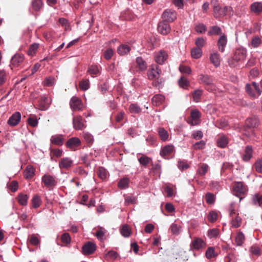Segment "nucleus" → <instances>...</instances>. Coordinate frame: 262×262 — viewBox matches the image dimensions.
I'll return each instance as SVG.
<instances>
[{
  "mask_svg": "<svg viewBox=\"0 0 262 262\" xmlns=\"http://www.w3.org/2000/svg\"><path fill=\"white\" fill-rule=\"evenodd\" d=\"M248 191V187L243 182H234L232 186V192L234 195L239 198V202Z\"/></svg>",
  "mask_w": 262,
  "mask_h": 262,
  "instance_id": "obj_1",
  "label": "nucleus"
},
{
  "mask_svg": "<svg viewBox=\"0 0 262 262\" xmlns=\"http://www.w3.org/2000/svg\"><path fill=\"white\" fill-rule=\"evenodd\" d=\"M199 79L201 83L206 85L205 89L210 92L215 90V86L213 83V79L208 75L200 74L199 75Z\"/></svg>",
  "mask_w": 262,
  "mask_h": 262,
  "instance_id": "obj_2",
  "label": "nucleus"
},
{
  "mask_svg": "<svg viewBox=\"0 0 262 262\" xmlns=\"http://www.w3.org/2000/svg\"><path fill=\"white\" fill-rule=\"evenodd\" d=\"M73 116L72 123L73 128L77 130H83L86 128V121L80 115Z\"/></svg>",
  "mask_w": 262,
  "mask_h": 262,
  "instance_id": "obj_3",
  "label": "nucleus"
},
{
  "mask_svg": "<svg viewBox=\"0 0 262 262\" xmlns=\"http://www.w3.org/2000/svg\"><path fill=\"white\" fill-rule=\"evenodd\" d=\"M201 113L196 110H192L190 112V116L188 119V123L192 126L199 124L201 122Z\"/></svg>",
  "mask_w": 262,
  "mask_h": 262,
  "instance_id": "obj_4",
  "label": "nucleus"
},
{
  "mask_svg": "<svg viewBox=\"0 0 262 262\" xmlns=\"http://www.w3.org/2000/svg\"><path fill=\"white\" fill-rule=\"evenodd\" d=\"M70 106L73 111H81L83 110V104L80 98L73 96L70 101Z\"/></svg>",
  "mask_w": 262,
  "mask_h": 262,
  "instance_id": "obj_5",
  "label": "nucleus"
},
{
  "mask_svg": "<svg viewBox=\"0 0 262 262\" xmlns=\"http://www.w3.org/2000/svg\"><path fill=\"white\" fill-rule=\"evenodd\" d=\"M206 247V242L200 237H195L190 244V248L191 250H200Z\"/></svg>",
  "mask_w": 262,
  "mask_h": 262,
  "instance_id": "obj_6",
  "label": "nucleus"
},
{
  "mask_svg": "<svg viewBox=\"0 0 262 262\" xmlns=\"http://www.w3.org/2000/svg\"><path fill=\"white\" fill-rule=\"evenodd\" d=\"M41 182L48 188L53 187L57 183L55 177L50 174H45L41 178Z\"/></svg>",
  "mask_w": 262,
  "mask_h": 262,
  "instance_id": "obj_7",
  "label": "nucleus"
},
{
  "mask_svg": "<svg viewBox=\"0 0 262 262\" xmlns=\"http://www.w3.org/2000/svg\"><path fill=\"white\" fill-rule=\"evenodd\" d=\"M163 21L165 22H172L177 18L176 12L172 9H166L162 14Z\"/></svg>",
  "mask_w": 262,
  "mask_h": 262,
  "instance_id": "obj_8",
  "label": "nucleus"
},
{
  "mask_svg": "<svg viewBox=\"0 0 262 262\" xmlns=\"http://www.w3.org/2000/svg\"><path fill=\"white\" fill-rule=\"evenodd\" d=\"M96 249V244L91 242H88L82 247V253L89 255L93 253Z\"/></svg>",
  "mask_w": 262,
  "mask_h": 262,
  "instance_id": "obj_9",
  "label": "nucleus"
},
{
  "mask_svg": "<svg viewBox=\"0 0 262 262\" xmlns=\"http://www.w3.org/2000/svg\"><path fill=\"white\" fill-rule=\"evenodd\" d=\"M157 29L159 33L163 35H166L170 32L171 28L167 22L162 21L158 24Z\"/></svg>",
  "mask_w": 262,
  "mask_h": 262,
  "instance_id": "obj_10",
  "label": "nucleus"
},
{
  "mask_svg": "<svg viewBox=\"0 0 262 262\" xmlns=\"http://www.w3.org/2000/svg\"><path fill=\"white\" fill-rule=\"evenodd\" d=\"M80 144L81 141L78 138L72 137L67 141L66 147L72 150H74L77 147L80 146Z\"/></svg>",
  "mask_w": 262,
  "mask_h": 262,
  "instance_id": "obj_11",
  "label": "nucleus"
},
{
  "mask_svg": "<svg viewBox=\"0 0 262 262\" xmlns=\"http://www.w3.org/2000/svg\"><path fill=\"white\" fill-rule=\"evenodd\" d=\"M21 117V114L18 112H16L13 114L9 118L7 123L10 126H16L20 122Z\"/></svg>",
  "mask_w": 262,
  "mask_h": 262,
  "instance_id": "obj_12",
  "label": "nucleus"
},
{
  "mask_svg": "<svg viewBox=\"0 0 262 262\" xmlns=\"http://www.w3.org/2000/svg\"><path fill=\"white\" fill-rule=\"evenodd\" d=\"M51 103V99L48 98L46 96H42L38 102L39 109L42 111L47 110L49 107Z\"/></svg>",
  "mask_w": 262,
  "mask_h": 262,
  "instance_id": "obj_13",
  "label": "nucleus"
},
{
  "mask_svg": "<svg viewBox=\"0 0 262 262\" xmlns=\"http://www.w3.org/2000/svg\"><path fill=\"white\" fill-rule=\"evenodd\" d=\"M161 70L156 65L152 66L148 71V76L150 79L158 78L160 75Z\"/></svg>",
  "mask_w": 262,
  "mask_h": 262,
  "instance_id": "obj_14",
  "label": "nucleus"
},
{
  "mask_svg": "<svg viewBox=\"0 0 262 262\" xmlns=\"http://www.w3.org/2000/svg\"><path fill=\"white\" fill-rule=\"evenodd\" d=\"M168 55L165 51L161 50L155 53V61L160 64H162L167 59Z\"/></svg>",
  "mask_w": 262,
  "mask_h": 262,
  "instance_id": "obj_15",
  "label": "nucleus"
},
{
  "mask_svg": "<svg viewBox=\"0 0 262 262\" xmlns=\"http://www.w3.org/2000/svg\"><path fill=\"white\" fill-rule=\"evenodd\" d=\"M229 217L230 218L231 224L233 228H237L241 226L242 219L239 216V213L233 214L229 216Z\"/></svg>",
  "mask_w": 262,
  "mask_h": 262,
  "instance_id": "obj_16",
  "label": "nucleus"
},
{
  "mask_svg": "<svg viewBox=\"0 0 262 262\" xmlns=\"http://www.w3.org/2000/svg\"><path fill=\"white\" fill-rule=\"evenodd\" d=\"M24 60V57L23 55L18 54H15L11 58L10 64L11 69H12L13 67H17L19 66L20 64L23 62Z\"/></svg>",
  "mask_w": 262,
  "mask_h": 262,
  "instance_id": "obj_17",
  "label": "nucleus"
},
{
  "mask_svg": "<svg viewBox=\"0 0 262 262\" xmlns=\"http://www.w3.org/2000/svg\"><path fill=\"white\" fill-rule=\"evenodd\" d=\"M73 161L70 158H63L59 162V166L60 169H68L73 165Z\"/></svg>",
  "mask_w": 262,
  "mask_h": 262,
  "instance_id": "obj_18",
  "label": "nucleus"
},
{
  "mask_svg": "<svg viewBox=\"0 0 262 262\" xmlns=\"http://www.w3.org/2000/svg\"><path fill=\"white\" fill-rule=\"evenodd\" d=\"M174 147L172 145H167L164 146L160 151V155L164 158L171 155L174 152Z\"/></svg>",
  "mask_w": 262,
  "mask_h": 262,
  "instance_id": "obj_19",
  "label": "nucleus"
},
{
  "mask_svg": "<svg viewBox=\"0 0 262 262\" xmlns=\"http://www.w3.org/2000/svg\"><path fill=\"white\" fill-rule=\"evenodd\" d=\"M246 51L243 49L236 50L233 57V60L236 61L244 60L246 58Z\"/></svg>",
  "mask_w": 262,
  "mask_h": 262,
  "instance_id": "obj_20",
  "label": "nucleus"
},
{
  "mask_svg": "<svg viewBox=\"0 0 262 262\" xmlns=\"http://www.w3.org/2000/svg\"><path fill=\"white\" fill-rule=\"evenodd\" d=\"M50 142L51 144L61 146L64 142V138L62 135H55L52 136L50 138Z\"/></svg>",
  "mask_w": 262,
  "mask_h": 262,
  "instance_id": "obj_21",
  "label": "nucleus"
},
{
  "mask_svg": "<svg viewBox=\"0 0 262 262\" xmlns=\"http://www.w3.org/2000/svg\"><path fill=\"white\" fill-rule=\"evenodd\" d=\"M258 123V119L256 117L249 118L245 121V130L247 129H251L255 127Z\"/></svg>",
  "mask_w": 262,
  "mask_h": 262,
  "instance_id": "obj_22",
  "label": "nucleus"
},
{
  "mask_svg": "<svg viewBox=\"0 0 262 262\" xmlns=\"http://www.w3.org/2000/svg\"><path fill=\"white\" fill-rule=\"evenodd\" d=\"M251 11L256 14H259L262 12V2H255L250 5Z\"/></svg>",
  "mask_w": 262,
  "mask_h": 262,
  "instance_id": "obj_23",
  "label": "nucleus"
},
{
  "mask_svg": "<svg viewBox=\"0 0 262 262\" xmlns=\"http://www.w3.org/2000/svg\"><path fill=\"white\" fill-rule=\"evenodd\" d=\"M88 72L92 77H94L100 74L101 68L96 65H92L89 67Z\"/></svg>",
  "mask_w": 262,
  "mask_h": 262,
  "instance_id": "obj_24",
  "label": "nucleus"
},
{
  "mask_svg": "<svg viewBox=\"0 0 262 262\" xmlns=\"http://www.w3.org/2000/svg\"><path fill=\"white\" fill-rule=\"evenodd\" d=\"M229 142L228 138L224 135L220 136L216 140V144L218 147L225 148Z\"/></svg>",
  "mask_w": 262,
  "mask_h": 262,
  "instance_id": "obj_25",
  "label": "nucleus"
},
{
  "mask_svg": "<svg viewBox=\"0 0 262 262\" xmlns=\"http://www.w3.org/2000/svg\"><path fill=\"white\" fill-rule=\"evenodd\" d=\"M227 42L226 36L225 35L221 36L217 42L218 48L221 52H223L224 51Z\"/></svg>",
  "mask_w": 262,
  "mask_h": 262,
  "instance_id": "obj_26",
  "label": "nucleus"
},
{
  "mask_svg": "<svg viewBox=\"0 0 262 262\" xmlns=\"http://www.w3.org/2000/svg\"><path fill=\"white\" fill-rule=\"evenodd\" d=\"M211 62L215 67H218L220 65L221 59L220 55L217 53L211 54L210 56Z\"/></svg>",
  "mask_w": 262,
  "mask_h": 262,
  "instance_id": "obj_27",
  "label": "nucleus"
},
{
  "mask_svg": "<svg viewBox=\"0 0 262 262\" xmlns=\"http://www.w3.org/2000/svg\"><path fill=\"white\" fill-rule=\"evenodd\" d=\"M158 135L160 139L163 141L168 140L169 134L166 130L163 127H159L158 129Z\"/></svg>",
  "mask_w": 262,
  "mask_h": 262,
  "instance_id": "obj_28",
  "label": "nucleus"
},
{
  "mask_svg": "<svg viewBox=\"0 0 262 262\" xmlns=\"http://www.w3.org/2000/svg\"><path fill=\"white\" fill-rule=\"evenodd\" d=\"M239 205L236 204L235 202H231L228 208L229 216L239 213Z\"/></svg>",
  "mask_w": 262,
  "mask_h": 262,
  "instance_id": "obj_29",
  "label": "nucleus"
},
{
  "mask_svg": "<svg viewBox=\"0 0 262 262\" xmlns=\"http://www.w3.org/2000/svg\"><path fill=\"white\" fill-rule=\"evenodd\" d=\"M35 174V169L31 166H28L24 171V177L27 179H30Z\"/></svg>",
  "mask_w": 262,
  "mask_h": 262,
  "instance_id": "obj_30",
  "label": "nucleus"
},
{
  "mask_svg": "<svg viewBox=\"0 0 262 262\" xmlns=\"http://www.w3.org/2000/svg\"><path fill=\"white\" fill-rule=\"evenodd\" d=\"M245 91L247 94L251 97L253 98H257L256 93L254 91L253 86L252 85V82L251 84L247 83L245 86Z\"/></svg>",
  "mask_w": 262,
  "mask_h": 262,
  "instance_id": "obj_31",
  "label": "nucleus"
},
{
  "mask_svg": "<svg viewBox=\"0 0 262 262\" xmlns=\"http://www.w3.org/2000/svg\"><path fill=\"white\" fill-rule=\"evenodd\" d=\"M252 156V148L250 146H247L243 156V159L245 161H248Z\"/></svg>",
  "mask_w": 262,
  "mask_h": 262,
  "instance_id": "obj_32",
  "label": "nucleus"
},
{
  "mask_svg": "<svg viewBox=\"0 0 262 262\" xmlns=\"http://www.w3.org/2000/svg\"><path fill=\"white\" fill-rule=\"evenodd\" d=\"M165 100L164 97L160 94L155 95L152 98V103L154 105H159L162 104Z\"/></svg>",
  "mask_w": 262,
  "mask_h": 262,
  "instance_id": "obj_33",
  "label": "nucleus"
},
{
  "mask_svg": "<svg viewBox=\"0 0 262 262\" xmlns=\"http://www.w3.org/2000/svg\"><path fill=\"white\" fill-rule=\"evenodd\" d=\"M224 8H222L220 6H214V9L213 10V15L216 18H220L223 17L225 15V12L223 11Z\"/></svg>",
  "mask_w": 262,
  "mask_h": 262,
  "instance_id": "obj_34",
  "label": "nucleus"
},
{
  "mask_svg": "<svg viewBox=\"0 0 262 262\" xmlns=\"http://www.w3.org/2000/svg\"><path fill=\"white\" fill-rule=\"evenodd\" d=\"M130 180L128 178H123L118 182V186L119 188L124 189L128 187Z\"/></svg>",
  "mask_w": 262,
  "mask_h": 262,
  "instance_id": "obj_35",
  "label": "nucleus"
},
{
  "mask_svg": "<svg viewBox=\"0 0 262 262\" xmlns=\"http://www.w3.org/2000/svg\"><path fill=\"white\" fill-rule=\"evenodd\" d=\"M31 203L33 208H37L41 205L42 201L39 195H35L31 200Z\"/></svg>",
  "mask_w": 262,
  "mask_h": 262,
  "instance_id": "obj_36",
  "label": "nucleus"
},
{
  "mask_svg": "<svg viewBox=\"0 0 262 262\" xmlns=\"http://www.w3.org/2000/svg\"><path fill=\"white\" fill-rule=\"evenodd\" d=\"M28 199V195L23 193H19L17 196L18 202L22 206H26L27 205Z\"/></svg>",
  "mask_w": 262,
  "mask_h": 262,
  "instance_id": "obj_37",
  "label": "nucleus"
},
{
  "mask_svg": "<svg viewBox=\"0 0 262 262\" xmlns=\"http://www.w3.org/2000/svg\"><path fill=\"white\" fill-rule=\"evenodd\" d=\"M130 47L127 45H122L118 48V53L121 55H124L129 52Z\"/></svg>",
  "mask_w": 262,
  "mask_h": 262,
  "instance_id": "obj_38",
  "label": "nucleus"
},
{
  "mask_svg": "<svg viewBox=\"0 0 262 262\" xmlns=\"http://www.w3.org/2000/svg\"><path fill=\"white\" fill-rule=\"evenodd\" d=\"M181 228L182 227L180 225H179L177 224L174 223H172L170 226V230L173 234L178 235L180 233Z\"/></svg>",
  "mask_w": 262,
  "mask_h": 262,
  "instance_id": "obj_39",
  "label": "nucleus"
},
{
  "mask_svg": "<svg viewBox=\"0 0 262 262\" xmlns=\"http://www.w3.org/2000/svg\"><path fill=\"white\" fill-rule=\"evenodd\" d=\"M120 233L123 236L128 237L131 234V230L127 225H124L120 229Z\"/></svg>",
  "mask_w": 262,
  "mask_h": 262,
  "instance_id": "obj_40",
  "label": "nucleus"
},
{
  "mask_svg": "<svg viewBox=\"0 0 262 262\" xmlns=\"http://www.w3.org/2000/svg\"><path fill=\"white\" fill-rule=\"evenodd\" d=\"M235 241L237 246H241L245 241V235L242 232H239L237 233Z\"/></svg>",
  "mask_w": 262,
  "mask_h": 262,
  "instance_id": "obj_41",
  "label": "nucleus"
},
{
  "mask_svg": "<svg viewBox=\"0 0 262 262\" xmlns=\"http://www.w3.org/2000/svg\"><path fill=\"white\" fill-rule=\"evenodd\" d=\"M217 254L215 252V249L213 247H209L205 252V256L208 259L215 257Z\"/></svg>",
  "mask_w": 262,
  "mask_h": 262,
  "instance_id": "obj_42",
  "label": "nucleus"
},
{
  "mask_svg": "<svg viewBox=\"0 0 262 262\" xmlns=\"http://www.w3.org/2000/svg\"><path fill=\"white\" fill-rule=\"evenodd\" d=\"M191 54L192 58L198 59L202 55V49L198 48H194L191 50Z\"/></svg>",
  "mask_w": 262,
  "mask_h": 262,
  "instance_id": "obj_43",
  "label": "nucleus"
},
{
  "mask_svg": "<svg viewBox=\"0 0 262 262\" xmlns=\"http://www.w3.org/2000/svg\"><path fill=\"white\" fill-rule=\"evenodd\" d=\"M138 161L141 165L146 166L151 162V159L147 156H142L138 159Z\"/></svg>",
  "mask_w": 262,
  "mask_h": 262,
  "instance_id": "obj_44",
  "label": "nucleus"
},
{
  "mask_svg": "<svg viewBox=\"0 0 262 262\" xmlns=\"http://www.w3.org/2000/svg\"><path fill=\"white\" fill-rule=\"evenodd\" d=\"M83 137L85 142L89 144H92L94 142V139L93 136L88 132L83 133Z\"/></svg>",
  "mask_w": 262,
  "mask_h": 262,
  "instance_id": "obj_45",
  "label": "nucleus"
},
{
  "mask_svg": "<svg viewBox=\"0 0 262 262\" xmlns=\"http://www.w3.org/2000/svg\"><path fill=\"white\" fill-rule=\"evenodd\" d=\"M98 177L102 180L106 179L108 177V172L106 170L103 168L100 167L97 171Z\"/></svg>",
  "mask_w": 262,
  "mask_h": 262,
  "instance_id": "obj_46",
  "label": "nucleus"
},
{
  "mask_svg": "<svg viewBox=\"0 0 262 262\" xmlns=\"http://www.w3.org/2000/svg\"><path fill=\"white\" fill-rule=\"evenodd\" d=\"M136 62L138 66L141 70H145L147 68V65L145 61L140 57H138L136 59Z\"/></svg>",
  "mask_w": 262,
  "mask_h": 262,
  "instance_id": "obj_47",
  "label": "nucleus"
},
{
  "mask_svg": "<svg viewBox=\"0 0 262 262\" xmlns=\"http://www.w3.org/2000/svg\"><path fill=\"white\" fill-rule=\"evenodd\" d=\"M105 233H106L105 229L102 227H99L97 231V232L95 235L98 239H99L100 240H102L103 239L104 236L105 235Z\"/></svg>",
  "mask_w": 262,
  "mask_h": 262,
  "instance_id": "obj_48",
  "label": "nucleus"
},
{
  "mask_svg": "<svg viewBox=\"0 0 262 262\" xmlns=\"http://www.w3.org/2000/svg\"><path fill=\"white\" fill-rule=\"evenodd\" d=\"M222 33L221 29L217 26H213L211 28L210 30L208 31V34L210 36L213 35H219Z\"/></svg>",
  "mask_w": 262,
  "mask_h": 262,
  "instance_id": "obj_49",
  "label": "nucleus"
},
{
  "mask_svg": "<svg viewBox=\"0 0 262 262\" xmlns=\"http://www.w3.org/2000/svg\"><path fill=\"white\" fill-rule=\"evenodd\" d=\"M41 0H32V5L33 9L35 11H39L42 6Z\"/></svg>",
  "mask_w": 262,
  "mask_h": 262,
  "instance_id": "obj_50",
  "label": "nucleus"
},
{
  "mask_svg": "<svg viewBox=\"0 0 262 262\" xmlns=\"http://www.w3.org/2000/svg\"><path fill=\"white\" fill-rule=\"evenodd\" d=\"M208 165L207 164L203 163L198 169V172L201 176L205 175L208 171Z\"/></svg>",
  "mask_w": 262,
  "mask_h": 262,
  "instance_id": "obj_51",
  "label": "nucleus"
},
{
  "mask_svg": "<svg viewBox=\"0 0 262 262\" xmlns=\"http://www.w3.org/2000/svg\"><path fill=\"white\" fill-rule=\"evenodd\" d=\"M80 89L83 91H86L90 88V81L88 79L82 80L79 83Z\"/></svg>",
  "mask_w": 262,
  "mask_h": 262,
  "instance_id": "obj_52",
  "label": "nucleus"
},
{
  "mask_svg": "<svg viewBox=\"0 0 262 262\" xmlns=\"http://www.w3.org/2000/svg\"><path fill=\"white\" fill-rule=\"evenodd\" d=\"M215 198L213 193L207 192L205 195V200L207 204H212L214 203Z\"/></svg>",
  "mask_w": 262,
  "mask_h": 262,
  "instance_id": "obj_53",
  "label": "nucleus"
},
{
  "mask_svg": "<svg viewBox=\"0 0 262 262\" xmlns=\"http://www.w3.org/2000/svg\"><path fill=\"white\" fill-rule=\"evenodd\" d=\"M219 234V231L216 228H213L209 230L207 232V235L209 238H216Z\"/></svg>",
  "mask_w": 262,
  "mask_h": 262,
  "instance_id": "obj_54",
  "label": "nucleus"
},
{
  "mask_svg": "<svg viewBox=\"0 0 262 262\" xmlns=\"http://www.w3.org/2000/svg\"><path fill=\"white\" fill-rule=\"evenodd\" d=\"M252 201L254 204L262 206V195L255 194L253 196Z\"/></svg>",
  "mask_w": 262,
  "mask_h": 262,
  "instance_id": "obj_55",
  "label": "nucleus"
},
{
  "mask_svg": "<svg viewBox=\"0 0 262 262\" xmlns=\"http://www.w3.org/2000/svg\"><path fill=\"white\" fill-rule=\"evenodd\" d=\"M129 111L131 113L138 114L140 113L141 110L137 104L133 103L129 105Z\"/></svg>",
  "mask_w": 262,
  "mask_h": 262,
  "instance_id": "obj_56",
  "label": "nucleus"
},
{
  "mask_svg": "<svg viewBox=\"0 0 262 262\" xmlns=\"http://www.w3.org/2000/svg\"><path fill=\"white\" fill-rule=\"evenodd\" d=\"M42 83L45 86H52L55 84V78L53 77L46 78Z\"/></svg>",
  "mask_w": 262,
  "mask_h": 262,
  "instance_id": "obj_57",
  "label": "nucleus"
},
{
  "mask_svg": "<svg viewBox=\"0 0 262 262\" xmlns=\"http://www.w3.org/2000/svg\"><path fill=\"white\" fill-rule=\"evenodd\" d=\"M254 168L258 173H262V158L257 159L255 164Z\"/></svg>",
  "mask_w": 262,
  "mask_h": 262,
  "instance_id": "obj_58",
  "label": "nucleus"
},
{
  "mask_svg": "<svg viewBox=\"0 0 262 262\" xmlns=\"http://www.w3.org/2000/svg\"><path fill=\"white\" fill-rule=\"evenodd\" d=\"M205 144V142L203 140H201L194 143L192 145V148L195 150L202 149L204 148Z\"/></svg>",
  "mask_w": 262,
  "mask_h": 262,
  "instance_id": "obj_59",
  "label": "nucleus"
},
{
  "mask_svg": "<svg viewBox=\"0 0 262 262\" xmlns=\"http://www.w3.org/2000/svg\"><path fill=\"white\" fill-rule=\"evenodd\" d=\"M28 123L32 127H36L38 125V120L35 116H31L28 118Z\"/></svg>",
  "mask_w": 262,
  "mask_h": 262,
  "instance_id": "obj_60",
  "label": "nucleus"
},
{
  "mask_svg": "<svg viewBox=\"0 0 262 262\" xmlns=\"http://www.w3.org/2000/svg\"><path fill=\"white\" fill-rule=\"evenodd\" d=\"M38 48V44L33 43L31 45L28 51V54L29 55L33 56L36 52Z\"/></svg>",
  "mask_w": 262,
  "mask_h": 262,
  "instance_id": "obj_61",
  "label": "nucleus"
},
{
  "mask_svg": "<svg viewBox=\"0 0 262 262\" xmlns=\"http://www.w3.org/2000/svg\"><path fill=\"white\" fill-rule=\"evenodd\" d=\"M195 30L199 33H203L206 31V27L203 24H199L195 26Z\"/></svg>",
  "mask_w": 262,
  "mask_h": 262,
  "instance_id": "obj_62",
  "label": "nucleus"
},
{
  "mask_svg": "<svg viewBox=\"0 0 262 262\" xmlns=\"http://www.w3.org/2000/svg\"><path fill=\"white\" fill-rule=\"evenodd\" d=\"M217 213L214 211H210L208 215V220L209 222L213 223L217 220Z\"/></svg>",
  "mask_w": 262,
  "mask_h": 262,
  "instance_id": "obj_63",
  "label": "nucleus"
},
{
  "mask_svg": "<svg viewBox=\"0 0 262 262\" xmlns=\"http://www.w3.org/2000/svg\"><path fill=\"white\" fill-rule=\"evenodd\" d=\"M189 82L188 80L185 77H182L179 80V84L180 87L182 88H185L189 85Z\"/></svg>",
  "mask_w": 262,
  "mask_h": 262,
  "instance_id": "obj_64",
  "label": "nucleus"
}]
</instances>
